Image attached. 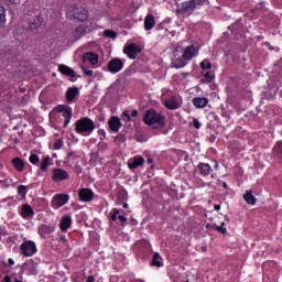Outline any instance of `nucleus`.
<instances>
[{
  "instance_id": "nucleus-31",
  "label": "nucleus",
  "mask_w": 282,
  "mask_h": 282,
  "mask_svg": "<svg viewBox=\"0 0 282 282\" xmlns=\"http://www.w3.org/2000/svg\"><path fill=\"white\" fill-rule=\"evenodd\" d=\"M173 67H175L176 69H181V67H186V59L184 58H176L173 63H172Z\"/></svg>"
},
{
  "instance_id": "nucleus-58",
  "label": "nucleus",
  "mask_w": 282,
  "mask_h": 282,
  "mask_svg": "<svg viewBox=\"0 0 282 282\" xmlns=\"http://www.w3.org/2000/svg\"><path fill=\"white\" fill-rule=\"evenodd\" d=\"M148 164H153V159H148Z\"/></svg>"
},
{
  "instance_id": "nucleus-51",
  "label": "nucleus",
  "mask_w": 282,
  "mask_h": 282,
  "mask_svg": "<svg viewBox=\"0 0 282 282\" xmlns=\"http://www.w3.org/2000/svg\"><path fill=\"white\" fill-rule=\"evenodd\" d=\"M267 47H269L270 52H274V46L270 45V42H265Z\"/></svg>"
},
{
  "instance_id": "nucleus-62",
  "label": "nucleus",
  "mask_w": 282,
  "mask_h": 282,
  "mask_svg": "<svg viewBox=\"0 0 282 282\" xmlns=\"http://www.w3.org/2000/svg\"><path fill=\"white\" fill-rule=\"evenodd\" d=\"M121 282H127V281L122 280Z\"/></svg>"
},
{
  "instance_id": "nucleus-26",
  "label": "nucleus",
  "mask_w": 282,
  "mask_h": 282,
  "mask_svg": "<svg viewBox=\"0 0 282 282\" xmlns=\"http://www.w3.org/2000/svg\"><path fill=\"white\" fill-rule=\"evenodd\" d=\"M73 34L76 40L83 39V36H87V26H85V25L77 26Z\"/></svg>"
},
{
  "instance_id": "nucleus-20",
  "label": "nucleus",
  "mask_w": 282,
  "mask_h": 282,
  "mask_svg": "<svg viewBox=\"0 0 282 282\" xmlns=\"http://www.w3.org/2000/svg\"><path fill=\"white\" fill-rule=\"evenodd\" d=\"M80 91L78 90V87H69L66 91V100L67 102H74L76 98H78V95Z\"/></svg>"
},
{
  "instance_id": "nucleus-3",
  "label": "nucleus",
  "mask_w": 282,
  "mask_h": 282,
  "mask_svg": "<svg viewBox=\"0 0 282 282\" xmlns=\"http://www.w3.org/2000/svg\"><path fill=\"white\" fill-rule=\"evenodd\" d=\"M208 0H188L181 3V13L191 15L195 10H199L202 6H206Z\"/></svg>"
},
{
  "instance_id": "nucleus-40",
  "label": "nucleus",
  "mask_w": 282,
  "mask_h": 282,
  "mask_svg": "<svg viewBox=\"0 0 282 282\" xmlns=\"http://www.w3.org/2000/svg\"><path fill=\"white\" fill-rule=\"evenodd\" d=\"M29 162H31V164H39V162H41V159H39V156L36 154H31L29 158Z\"/></svg>"
},
{
  "instance_id": "nucleus-54",
  "label": "nucleus",
  "mask_w": 282,
  "mask_h": 282,
  "mask_svg": "<svg viewBox=\"0 0 282 282\" xmlns=\"http://www.w3.org/2000/svg\"><path fill=\"white\" fill-rule=\"evenodd\" d=\"M8 263H9V265H14V259L9 258V259H8Z\"/></svg>"
},
{
  "instance_id": "nucleus-38",
  "label": "nucleus",
  "mask_w": 282,
  "mask_h": 282,
  "mask_svg": "<svg viewBox=\"0 0 282 282\" xmlns=\"http://www.w3.org/2000/svg\"><path fill=\"white\" fill-rule=\"evenodd\" d=\"M115 142H119V144L127 142V135L119 133L117 137H115Z\"/></svg>"
},
{
  "instance_id": "nucleus-41",
  "label": "nucleus",
  "mask_w": 282,
  "mask_h": 282,
  "mask_svg": "<svg viewBox=\"0 0 282 282\" xmlns=\"http://www.w3.org/2000/svg\"><path fill=\"white\" fill-rule=\"evenodd\" d=\"M121 118L122 120H127V122H131L133 119H131V115H129V111L124 110L122 113H121Z\"/></svg>"
},
{
  "instance_id": "nucleus-29",
  "label": "nucleus",
  "mask_w": 282,
  "mask_h": 282,
  "mask_svg": "<svg viewBox=\"0 0 282 282\" xmlns=\"http://www.w3.org/2000/svg\"><path fill=\"white\" fill-rule=\"evenodd\" d=\"M51 160H52V158L45 156L43 159V161L41 162L40 169H41V171H43V173H47V170L50 169V166H52Z\"/></svg>"
},
{
  "instance_id": "nucleus-13",
  "label": "nucleus",
  "mask_w": 282,
  "mask_h": 282,
  "mask_svg": "<svg viewBox=\"0 0 282 282\" xmlns=\"http://www.w3.org/2000/svg\"><path fill=\"white\" fill-rule=\"evenodd\" d=\"M164 107L171 111H175V109H180L181 107L180 99L176 96H171L164 100Z\"/></svg>"
},
{
  "instance_id": "nucleus-7",
  "label": "nucleus",
  "mask_w": 282,
  "mask_h": 282,
  "mask_svg": "<svg viewBox=\"0 0 282 282\" xmlns=\"http://www.w3.org/2000/svg\"><path fill=\"white\" fill-rule=\"evenodd\" d=\"M55 111L62 113L64 118V129H67V127H69V122H72V107L58 105L57 107H55Z\"/></svg>"
},
{
  "instance_id": "nucleus-42",
  "label": "nucleus",
  "mask_w": 282,
  "mask_h": 282,
  "mask_svg": "<svg viewBox=\"0 0 282 282\" xmlns=\"http://www.w3.org/2000/svg\"><path fill=\"white\" fill-rule=\"evenodd\" d=\"M217 186L225 188V191H229V188H230V187L228 186V183H226V182L223 181V180H218V181H217Z\"/></svg>"
},
{
  "instance_id": "nucleus-11",
  "label": "nucleus",
  "mask_w": 282,
  "mask_h": 282,
  "mask_svg": "<svg viewBox=\"0 0 282 282\" xmlns=\"http://www.w3.org/2000/svg\"><path fill=\"white\" fill-rule=\"evenodd\" d=\"M197 54H199L197 47H195V45H188L183 52V58L184 61H193Z\"/></svg>"
},
{
  "instance_id": "nucleus-52",
  "label": "nucleus",
  "mask_w": 282,
  "mask_h": 282,
  "mask_svg": "<svg viewBox=\"0 0 282 282\" xmlns=\"http://www.w3.org/2000/svg\"><path fill=\"white\" fill-rule=\"evenodd\" d=\"M61 241H63V243H67V237L65 235H62Z\"/></svg>"
},
{
  "instance_id": "nucleus-56",
  "label": "nucleus",
  "mask_w": 282,
  "mask_h": 282,
  "mask_svg": "<svg viewBox=\"0 0 282 282\" xmlns=\"http://www.w3.org/2000/svg\"><path fill=\"white\" fill-rule=\"evenodd\" d=\"M75 282H80V278H78V274H76Z\"/></svg>"
},
{
  "instance_id": "nucleus-50",
  "label": "nucleus",
  "mask_w": 282,
  "mask_h": 282,
  "mask_svg": "<svg viewBox=\"0 0 282 282\" xmlns=\"http://www.w3.org/2000/svg\"><path fill=\"white\" fill-rule=\"evenodd\" d=\"M96 278H94V275H88L86 282H95Z\"/></svg>"
},
{
  "instance_id": "nucleus-17",
  "label": "nucleus",
  "mask_w": 282,
  "mask_h": 282,
  "mask_svg": "<svg viewBox=\"0 0 282 282\" xmlns=\"http://www.w3.org/2000/svg\"><path fill=\"white\" fill-rule=\"evenodd\" d=\"M58 72L62 73L63 76H68L69 78H76V72L72 67L65 64L58 65Z\"/></svg>"
},
{
  "instance_id": "nucleus-23",
  "label": "nucleus",
  "mask_w": 282,
  "mask_h": 282,
  "mask_svg": "<svg viewBox=\"0 0 282 282\" xmlns=\"http://www.w3.org/2000/svg\"><path fill=\"white\" fill-rule=\"evenodd\" d=\"M11 164H13L15 171H19V173H21V172H23L25 170V163L19 156L12 159Z\"/></svg>"
},
{
  "instance_id": "nucleus-28",
  "label": "nucleus",
  "mask_w": 282,
  "mask_h": 282,
  "mask_svg": "<svg viewBox=\"0 0 282 282\" xmlns=\"http://www.w3.org/2000/svg\"><path fill=\"white\" fill-rule=\"evenodd\" d=\"M243 199L247 204H250L251 206H254V204H257V198L254 197V195H252V191H247L243 194Z\"/></svg>"
},
{
  "instance_id": "nucleus-43",
  "label": "nucleus",
  "mask_w": 282,
  "mask_h": 282,
  "mask_svg": "<svg viewBox=\"0 0 282 282\" xmlns=\"http://www.w3.org/2000/svg\"><path fill=\"white\" fill-rule=\"evenodd\" d=\"M1 188H10V182L8 180H0Z\"/></svg>"
},
{
  "instance_id": "nucleus-18",
  "label": "nucleus",
  "mask_w": 282,
  "mask_h": 282,
  "mask_svg": "<svg viewBox=\"0 0 282 282\" xmlns=\"http://www.w3.org/2000/svg\"><path fill=\"white\" fill-rule=\"evenodd\" d=\"M192 102L196 109H204L205 107H208L209 100L206 97H194Z\"/></svg>"
},
{
  "instance_id": "nucleus-45",
  "label": "nucleus",
  "mask_w": 282,
  "mask_h": 282,
  "mask_svg": "<svg viewBox=\"0 0 282 282\" xmlns=\"http://www.w3.org/2000/svg\"><path fill=\"white\" fill-rule=\"evenodd\" d=\"M274 149H275L276 153L282 158V142L276 143Z\"/></svg>"
},
{
  "instance_id": "nucleus-59",
  "label": "nucleus",
  "mask_w": 282,
  "mask_h": 282,
  "mask_svg": "<svg viewBox=\"0 0 282 282\" xmlns=\"http://www.w3.org/2000/svg\"><path fill=\"white\" fill-rule=\"evenodd\" d=\"M123 208H129V204L124 203Z\"/></svg>"
},
{
  "instance_id": "nucleus-53",
  "label": "nucleus",
  "mask_w": 282,
  "mask_h": 282,
  "mask_svg": "<svg viewBox=\"0 0 282 282\" xmlns=\"http://www.w3.org/2000/svg\"><path fill=\"white\" fill-rule=\"evenodd\" d=\"M98 134H99V135H102V137L105 138V135H106L107 133L105 132L104 129H100V130H98Z\"/></svg>"
},
{
  "instance_id": "nucleus-61",
  "label": "nucleus",
  "mask_w": 282,
  "mask_h": 282,
  "mask_svg": "<svg viewBox=\"0 0 282 282\" xmlns=\"http://www.w3.org/2000/svg\"><path fill=\"white\" fill-rule=\"evenodd\" d=\"M142 241L137 242V246H141Z\"/></svg>"
},
{
  "instance_id": "nucleus-16",
  "label": "nucleus",
  "mask_w": 282,
  "mask_h": 282,
  "mask_svg": "<svg viewBox=\"0 0 282 282\" xmlns=\"http://www.w3.org/2000/svg\"><path fill=\"white\" fill-rule=\"evenodd\" d=\"M20 215L23 219H30V217H34V208L30 204H24L21 207Z\"/></svg>"
},
{
  "instance_id": "nucleus-57",
  "label": "nucleus",
  "mask_w": 282,
  "mask_h": 282,
  "mask_svg": "<svg viewBox=\"0 0 282 282\" xmlns=\"http://www.w3.org/2000/svg\"><path fill=\"white\" fill-rule=\"evenodd\" d=\"M10 3H19V0H9Z\"/></svg>"
},
{
  "instance_id": "nucleus-25",
  "label": "nucleus",
  "mask_w": 282,
  "mask_h": 282,
  "mask_svg": "<svg viewBox=\"0 0 282 282\" xmlns=\"http://www.w3.org/2000/svg\"><path fill=\"white\" fill-rule=\"evenodd\" d=\"M144 164V158L142 156H137L133 159V161L128 162L129 169L133 171V169H138V166H142Z\"/></svg>"
},
{
  "instance_id": "nucleus-4",
  "label": "nucleus",
  "mask_w": 282,
  "mask_h": 282,
  "mask_svg": "<svg viewBox=\"0 0 282 282\" xmlns=\"http://www.w3.org/2000/svg\"><path fill=\"white\" fill-rule=\"evenodd\" d=\"M68 14L73 17V19H76L77 21H87L89 19V12L83 8L78 7L76 4H73L68 8Z\"/></svg>"
},
{
  "instance_id": "nucleus-60",
  "label": "nucleus",
  "mask_w": 282,
  "mask_h": 282,
  "mask_svg": "<svg viewBox=\"0 0 282 282\" xmlns=\"http://www.w3.org/2000/svg\"><path fill=\"white\" fill-rule=\"evenodd\" d=\"M1 235H6V232H4V231H2V230H0V237H1Z\"/></svg>"
},
{
  "instance_id": "nucleus-12",
  "label": "nucleus",
  "mask_w": 282,
  "mask_h": 282,
  "mask_svg": "<svg viewBox=\"0 0 282 282\" xmlns=\"http://www.w3.org/2000/svg\"><path fill=\"white\" fill-rule=\"evenodd\" d=\"M79 202L89 203L94 200V191L89 188H82L78 192Z\"/></svg>"
},
{
  "instance_id": "nucleus-34",
  "label": "nucleus",
  "mask_w": 282,
  "mask_h": 282,
  "mask_svg": "<svg viewBox=\"0 0 282 282\" xmlns=\"http://www.w3.org/2000/svg\"><path fill=\"white\" fill-rule=\"evenodd\" d=\"M104 36H107L108 39H116L118 36V33L113 30H105L104 31Z\"/></svg>"
},
{
  "instance_id": "nucleus-2",
  "label": "nucleus",
  "mask_w": 282,
  "mask_h": 282,
  "mask_svg": "<svg viewBox=\"0 0 282 282\" xmlns=\"http://www.w3.org/2000/svg\"><path fill=\"white\" fill-rule=\"evenodd\" d=\"M96 129V123H94V120H91L89 117L80 118L75 122V131L79 135H91L94 133V130Z\"/></svg>"
},
{
  "instance_id": "nucleus-33",
  "label": "nucleus",
  "mask_w": 282,
  "mask_h": 282,
  "mask_svg": "<svg viewBox=\"0 0 282 282\" xmlns=\"http://www.w3.org/2000/svg\"><path fill=\"white\" fill-rule=\"evenodd\" d=\"M215 80V75L212 72H207L202 78V83H213Z\"/></svg>"
},
{
  "instance_id": "nucleus-37",
  "label": "nucleus",
  "mask_w": 282,
  "mask_h": 282,
  "mask_svg": "<svg viewBox=\"0 0 282 282\" xmlns=\"http://www.w3.org/2000/svg\"><path fill=\"white\" fill-rule=\"evenodd\" d=\"M215 230L220 232V235H226V232H228V229L226 228V223H221L220 226H216Z\"/></svg>"
},
{
  "instance_id": "nucleus-14",
  "label": "nucleus",
  "mask_w": 282,
  "mask_h": 282,
  "mask_svg": "<svg viewBox=\"0 0 282 282\" xmlns=\"http://www.w3.org/2000/svg\"><path fill=\"white\" fill-rule=\"evenodd\" d=\"M108 127L112 133H118L122 127V122H120V118L112 116L108 121Z\"/></svg>"
},
{
  "instance_id": "nucleus-9",
  "label": "nucleus",
  "mask_w": 282,
  "mask_h": 282,
  "mask_svg": "<svg viewBox=\"0 0 282 282\" xmlns=\"http://www.w3.org/2000/svg\"><path fill=\"white\" fill-rule=\"evenodd\" d=\"M69 202V194H56L53 196L51 206L54 210H58V208H63L65 204Z\"/></svg>"
},
{
  "instance_id": "nucleus-35",
  "label": "nucleus",
  "mask_w": 282,
  "mask_h": 282,
  "mask_svg": "<svg viewBox=\"0 0 282 282\" xmlns=\"http://www.w3.org/2000/svg\"><path fill=\"white\" fill-rule=\"evenodd\" d=\"M18 195H20V197H25V195H28V186L19 185L18 186Z\"/></svg>"
},
{
  "instance_id": "nucleus-5",
  "label": "nucleus",
  "mask_w": 282,
  "mask_h": 282,
  "mask_svg": "<svg viewBox=\"0 0 282 282\" xmlns=\"http://www.w3.org/2000/svg\"><path fill=\"white\" fill-rule=\"evenodd\" d=\"M20 252L23 257H34L39 249L36 248V242L32 240H25L20 245Z\"/></svg>"
},
{
  "instance_id": "nucleus-48",
  "label": "nucleus",
  "mask_w": 282,
  "mask_h": 282,
  "mask_svg": "<svg viewBox=\"0 0 282 282\" xmlns=\"http://www.w3.org/2000/svg\"><path fill=\"white\" fill-rule=\"evenodd\" d=\"M118 219H119L121 226H124V224H127V221H128L127 217H124L122 215H119Z\"/></svg>"
},
{
  "instance_id": "nucleus-22",
  "label": "nucleus",
  "mask_w": 282,
  "mask_h": 282,
  "mask_svg": "<svg viewBox=\"0 0 282 282\" xmlns=\"http://www.w3.org/2000/svg\"><path fill=\"white\" fill-rule=\"evenodd\" d=\"M83 59L89 61L91 65H96L98 63V53L96 52L84 53Z\"/></svg>"
},
{
  "instance_id": "nucleus-27",
  "label": "nucleus",
  "mask_w": 282,
  "mask_h": 282,
  "mask_svg": "<svg viewBox=\"0 0 282 282\" xmlns=\"http://www.w3.org/2000/svg\"><path fill=\"white\" fill-rule=\"evenodd\" d=\"M43 25V18L41 15L35 17V19L29 24L30 30H39Z\"/></svg>"
},
{
  "instance_id": "nucleus-49",
  "label": "nucleus",
  "mask_w": 282,
  "mask_h": 282,
  "mask_svg": "<svg viewBox=\"0 0 282 282\" xmlns=\"http://www.w3.org/2000/svg\"><path fill=\"white\" fill-rule=\"evenodd\" d=\"M138 116V110H132L130 118L131 120H133V118H135Z\"/></svg>"
},
{
  "instance_id": "nucleus-46",
  "label": "nucleus",
  "mask_w": 282,
  "mask_h": 282,
  "mask_svg": "<svg viewBox=\"0 0 282 282\" xmlns=\"http://www.w3.org/2000/svg\"><path fill=\"white\" fill-rule=\"evenodd\" d=\"M82 69L86 76H94V70L87 69L84 66H82Z\"/></svg>"
},
{
  "instance_id": "nucleus-1",
  "label": "nucleus",
  "mask_w": 282,
  "mask_h": 282,
  "mask_svg": "<svg viewBox=\"0 0 282 282\" xmlns=\"http://www.w3.org/2000/svg\"><path fill=\"white\" fill-rule=\"evenodd\" d=\"M143 122L148 124V127L156 124V129H164V127H166V117L152 108L145 112Z\"/></svg>"
},
{
  "instance_id": "nucleus-47",
  "label": "nucleus",
  "mask_w": 282,
  "mask_h": 282,
  "mask_svg": "<svg viewBox=\"0 0 282 282\" xmlns=\"http://www.w3.org/2000/svg\"><path fill=\"white\" fill-rule=\"evenodd\" d=\"M193 127H195L196 129H202V123L199 122V120L197 119H193Z\"/></svg>"
},
{
  "instance_id": "nucleus-15",
  "label": "nucleus",
  "mask_w": 282,
  "mask_h": 282,
  "mask_svg": "<svg viewBox=\"0 0 282 282\" xmlns=\"http://www.w3.org/2000/svg\"><path fill=\"white\" fill-rule=\"evenodd\" d=\"M196 171L203 176V177H208L210 173H213V167L208 163H198L196 166Z\"/></svg>"
},
{
  "instance_id": "nucleus-36",
  "label": "nucleus",
  "mask_w": 282,
  "mask_h": 282,
  "mask_svg": "<svg viewBox=\"0 0 282 282\" xmlns=\"http://www.w3.org/2000/svg\"><path fill=\"white\" fill-rule=\"evenodd\" d=\"M200 69H213V63H210L208 59H204L200 62Z\"/></svg>"
},
{
  "instance_id": "nucleus-8",
  "label": "nucleus",
  "mask_w": 282,
  "mask_h": 282,
  "mask_svg": "<svg viewBox=\"0 0 282 282\" xmlns=\"http://www.w3.org/2000/svg\"><path fill=\"white\" fill-rule=\"evenodd\" d=\"M66 180H69V172H67V170H64L62 167H56L52 170V182L58 184L61 182H66Z\"/></svg>"
},
{
  "instance_id": "nucleus-39",
  "label": "nucleus",
  "mask_w": 282,
  "mask_h": 282,
  "mask_svg": "<svg viewBox=\"0 0 282 282\" xmlns=\"http://www.w3.org/2000/svg\"><path fill=\"white\" fill-rule=\"evenodd\" d=\"M118 215H120V210L118 208H113L110 213L111 221H116V219H118Z\"/></svg>"
},
{
  "instance_id": "nucleus-19",
  "label": "nucleus",
  "mask_w": 282,
  "mask_h": 282,
  "mask_svg": "<svg viewBox=\"0 0 282 282\" xmlns=\"http://www.w3.org/2000/svg\"><path fill=\"white\" fill-rule=\"evenodd\" d=\"M62 232H67L72 228V217L69 215L63 216L59 221Z\"/></svg>"
},
{
  "instance_id": "nucleus-32",
  "label": "nucleus",
  "mask_w": 282,
  "mask_h": 282,
  "mask_svg": "<svg viewBox=\"0 0 282 282\" xmlns=\"http://www.w3.org/2000/svg\"><path fill=\"white\" fill-rule=\"evenodd\" d=\"M1 28H6V8L0 7V30Z\"/></svg>"
},
{
  "instance_id": "nucleus-44",
  "label": "nucleus",
  "mask_w": 282,
  "mask_h": 282,
  "mask_svg": "<svg viewBox=\"0 0 282 282\" xmlns=\"http://www.w3.org/2000/svg\"><path fill=\"white\" fill-rule=\"evenodd\" d=\"M54 149H56L57 151L63 149V141L62 140H56L54 142Z\"/></svg>"
},
{
  "instance_id": "nucleus-55",
  "label": "nucleus",
  "mask_w": 282,
  "mask_h": 282,
  "mask_svg": "<svg viewBox=\"0 0 282 282\" xmlns=\"http://www.w3.org/2000/svg\"><path fill=\"white\" fill-rule=\"evenodd\" d=\"M215 210H221V205H214Z\"/></svg>"
},
{
  "instance_id": "nucleus-6",
  "label": "nucleus",
  "mask_w": 282,
  "mask_h": 282,
  "mask_svg": "<svg viewBox=\"0 0 282 282\" xmlns=\"http://www.w3.org/2000/svg\"><path fill=\"white\" fill-rule=\"evenodd\" d=\"M123 54H127L128 58L135 61L139 54H142V47L135 43H130L123 47Z\"/></svg>"
},
{
  "instance_id": "nucleus-10",
  "label": "nucleus",
  "mask_w": 282,
  "mask_h": 282,
  "mask_svg": "<svg viewBox=\"0 0 282 282\" xmlns=\"http://www.w3.org/2000/svg\"><path fill=\"white\" fill-rule=\"evenodd\" d=\"M124 67V62L120 59V57L111 58L108 63V72L110 74H118L119 72H122Z\"/></svg>"
},
{
  "instance_id": "nucleus-24",
  "label": "nucleus",
  "mask_w": 282,
  "mask_h": 282,
  "mask_svg": "<svg viewBox=\"0 0 282 282\" xmlns=\"http://www.w3.org/2000/svg\"><path fill=\"white\" fill-rule=\"evenodd\" d=\"M152 28H155V17L148 14L144 19V30L150 31Z\"/></svg>"
},
{
  "instance_id": "nucleus-21",
  "label": "nucleus",
  "mask_w": 282,
  "mask_h": 282,
  "mask_svg": "<svg viewBox=\"0 0 282 282\" xmlns=\"http://www.w3.org/2000/svg\"><path fill=\"white\" fill-rule=\"evenodd\" d=\"M152 268H163L164 267V259L160 256V252H154L151 259Z\"/></svg>"
},
{
  "instance_id": "nucleus-30",
  "label": "nucleus",
  "mask_w": 282,
  "mask_h": 282,
  "mask_svg": "<svg viewBox=\"0 0 282 282\" xmlns=\"http://www.w3.org/2000/svg\"><path fill=\"white\" fill-rule=\"evenodd\" d=\"M52 234V227L50 225H41L39 227V235L42 237Z\"/></svg>"
}]
</instances>
